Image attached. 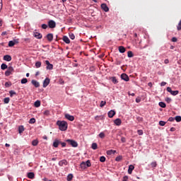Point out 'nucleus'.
Returning a JSON list of instances; mask_svg holds the SVG:
<instances>
[{
	"label": "nucleus",
	"instance_id": "nucleus-45",
	"mask_svg": "<svg viewBox=\"0 0 181 181\" xmlns=\"http://www.w3.org/2000/svg\"><path fill=\"white\" fill-rule=\"evenodd\" d=\"M28 83V78H24L21 80V84H26Z\"/></svg>",
	"mask_w": 181,
	"mask_h": 181
},
{
	"label": "nucleus",
	"instance_id": "nucleus-30",
	"mask_svg": "<svg viewBox=\"0 0 181 181\" xmlns=\"http://www.w3.org/2000/svg\"><path fill=\"white\" fill-rule=\"evenodd\" d=\"M8 65H6V64H2L1 65V70H6V69H8Z\"/></svg>",
	"mask_w": 181,
	"mask_h": 181
},
{
	"label": "nucleus",
	"instance_id": "nucleus-64",
	"mask_svg": "<svg viewBox=\"0 0 181 181\" xmlns=\"http://www.w3.org/2000/svg\"><path fill=\"white\" fill-rule=\"evenodd\" d=\"M136 103H141V99L136 98Z\"/></svg>",
	"mask_w": 181,
	"mask_h": 181
},
{
	"label": "nucleus",
	"instance_id": "nucleus-6",
	"mask_svg": "<svg viewBox=\"0 0 181 181\" xmlns=\"http://www.w3.org/2000/svg\"><path fill=\"white\" fill-rule=\"evenodd\" d=\"M48 26L50 29H54L56 28V22L53 20L48 21Z\"/></svg>",
	"mask_w": 181,
	"mask_h": 181
},
{
	"label": "nucleus",
	"instance_id": "nucleus-34",
	"mask_svg": "<svg viewBox=\"0 0 181 181\" xmlns=\"http://www.w3.org/2000/svg\"><path fill=\"white\" fill-rule=\"evenodd\" d=\"M158 105H160V107H161V108H165L166 107V104L163 102H160L158 103Z\"/></svg>",
	"mask_w": 181,
	"mask_h": 181
},
{
	"label": "nucleus",
	"instance_id": "nucleus-59",
	"mask_svg": "<svg viewBox=\"0 0 181 181\" xmlns=\"http://www.w3.org/2000/svg\"><path fill=\"white\" fill-rule=\"evenodd\" d=\"M160 86L161 87H165V86H166V82H161Z\"/></svg>",
	"mask_w": 181,
	"mask_h": 181
},
{
	"label": "nucleus",
	"instance_id": "nucleus-25",
	"mask_svg": "<svg viewBox=\"0 0 181 181\" xmlns=\"http://www.w3.org/2000/svg\"><path fill=\"white\" fill-rule=\"evenodd\" d=\"M23 131H25V127H23V125L19 126L18 127V133L22 134V132H23Z\"/></svg>",
	"mask_w": 181,
	"mask_h": 181
},
{
	"label": "nucleus",
	"instance_id": "nucleus-33",
	"mask_svg": "<svg viewBox=\"0 0 181 181\" xmlns=\"http://www.w3.org/2000/svg\"><path fill=\"white\" fill-rule=\"evenodd\" d=\"M112 81L114 84H118V80H117V78L115 76L112 77Z\"/></svg>",
	"mask_w": 181,
	"mask_h": 181
},
{
	"label": "nucleus",
	"instance_id": "nucleus-21",
	"mask_svg": "<svg viewBox=\"0 0 181 181\" xmlns=\"http://www.w3.org/2000/svg\"><path fill=\"white\" fill-rule=\"evenodd\" d=\"M4 60L6 62H11V60H12V57H11V55H5L4 57Z\"/></svg>",
	"mask_w": 181,
	"mask_h": 181
},
{
	"label": "nucleus",
	"instance_id": "nucleus-8",
	"mask_svg": "<svg viewBox=\"0 0 181 181\" xmlns=\"http://www.w3.org/2000/svg\"><path fill=\"white\" fill-rule=\"evenodd\" d=\"M45 64L47 65V70H53V64H50L49 60L45 61Z\"/></svg>",
	"mask_w": 181,
	"mask_h": 181
},
{
	"label": "nucleus",
	"instance_id": "nucleus-20",
	"mask_svg": "<svg viewBox=\"0 0 181 181\" xmlns=\"http://www.w3.org/2000/svg\"><path fill=\"white\" fill-rule=\"evenodd\" d=\"M62 40L66 43L67 45L70 44V39H69V37L64 35L62 38Z\"/></svg>",
	"mask_w": 181,
	"mask_h": 181
},
{
	"label": "nucleus",
	"instance_id": "nucleus-9",
	"mask_svg": "<svg viewBox=\"0 0 181 181\" xmlns=\"http://www.w3.org/2000/svg\"><path fill=\"white\" fill-rule=\"evenodd\" d=\"M69 162H67V160L66 159H64V160H62L59 162L58 165L59 166H66V165H68Z\"/></svg>",
	"mask_w": 181,
	"mask_h": 181
},
{
	"label": "nucleus",
	"instance_id": "nucleus-7",
	"mask_svg": "<svg viewBox=\"0 0 181 181\" xmlns=\"http://www.w3.org/2000/svg\"><path fill=\"white\" fill-rule=\"evenodd\" d=\"M17 43H19V40H13L8 42V47H13Z\"/></svg>",
	"mask_w": 181,
	"mask_h": 181
},
{
	"label": "nucleus",
	"instance_id": "nucleus-35",
	"mask_svg": "<svg viewBox=\"0 0 181 181\" xmlns=\"http://www.w3.org/2000/svg\"><path fill=\"white\" fill-rule=\"evenodd\" d=\"M35 107H40V100H36L34 103Z\"/></svg>",
	"mask_w": 181,
	"mask_h": 181
},
{
	"label": "nucleus",
	"instance_id": "nucleus-37",
	"mask_svg": "<svg viewBox=\"0 0 181 181\" xmlns=\"http://www.w3.org/2000/svg\"><path fill=\"white\" fill-rule=\"evenodd\" d=\"M159 125H160V127H165V125H166V122L160 120V121L159 122Z\"/></svg>",
	"mask_w": 181,
	"mask_h": 181
},
{
	"label": "nucleus",
	"instance_id": "nucleus-52",
	"mask_svg": "<svg viewBox=\"0 0 181 181\" xmlns=\"http://www.w3.org/2000/svg\"><path fill=\"white\" fill-rule=\"evenodd\" d=\"M47 27H48V25L47 24H42V29H47Z\"/></svg>",
	"mask_w": 181,
	"mask_h": 181
},
{
	"label": "nucleus",
	"instance_id": "nucleus-49",
	"mask_svg": "<svg viewBox=\"0 0 181 181\" xmlns=\"http://www.w3.org/2000/svg\"><path fill=\"white\" fill-rule=\"evenodd\" d=\"M136 119L139 122H142L144 118L141 117H137Z\"/></svg>",
	"mask_w": 181,
	"mask_h": 181
},
{
	"label": "nucleus",
	"instance_id": "nucleus-24",
	"mask_svg": "<svg viewBox=\"0 0 181 181\" xmlns=\"http://www.w3.org/2000/svg\"><path fill=\"white\" fill-rule=\"evenodd\" d=\"M126 51H127V49L124 47V46L119 47V53H125Z\"/></svg>",
	"mask_w": 181,
	"mask_h": 181
},
{
	"label": "nucleus",
	"instance_id": "nucleus-53",
	"mask_svg": "<svg viewBox=\"0 0 181 181\" xmlns=\"http://www.w3.org/2000/svg\"><path fill=\"white\" fill-rule=\"evenodd\" d=\"M121 141L123 144H125V142H127V139H125V137H122Z\"/></svg>",
	"mask_w": 181,
	"mask_h": 181
},
{
	"label": "nucleus",
	"instance_id": "nucleus-60",
	"mask_svg": "<svg viewBox=\"0 0 181 181\" xmlns=\"http://www.w3.org/2000/svg\"><path fill=\"white\" fill-rule=\"evenodd\" d=\"M2 11V0H0V12Z\"/></svg>",
	"mask_w": 181,
	"mask_h": 181
},
{
	"label": "nucleus",
	"instance_id": "nucleus-11",
	"mask_svg": "<svg viewBox=\"0 0 181 181\" xmlns=\"http://www.w3.org/2000/svg\"><path fill=\"white\" fill-rule=\"evenodd\" d=\"M101 8H102L105 12H108V11H110V8H108V6H107L106 4H101Z\"/></svg>",
	"mask_w": 181,
	"mask_h": 181
},
{
	"label": "nucleus",
	"instance_id": "nucleus-32",
	"mask_svg": "<svg viewBox=\"0 0 181 181\" xmlns=\"http://www.w3.org/2000/svg\"><path fill=\"white\" fill-rule=\"evenodd\" d=\"M99 138H100L101 139H103V138H105V134L104 132H100L98 135Z\"/></svg>",
	"mask_w": 181,
	"mask_h": 181
},
{
	"label": "nucleus",
	"instance_id": "nucleus-4",
	"mask_svg": "<svg viewBox=\"0 0 181 181\" xmlns=\"http://www.w3.org/2000/svg\"><path fill=\"white\" fill-rule=\"evenodd\" d=\"M13 71H14L13 67H12V66H8V67L7 68V70H6V72H5V76H6V77H9V76H10L11 74H12V73H13Z\"/></svg>",
	"mask_w": 181,
	"mask_h": 181
},
{
	"label": "nucleus",
	"instance_id": "nucleus-36",
	"mask_svg": "<svg viewBox=\"0 0 181 181\" xmlns=\"http://www.w3.org/2000/svg\"><path fill=\"white\" fill-rule=\"evenodd\" d=\"M103 115H100V116L97 115L96 117H95V119L96 121H100V119H103Z\"/></svg>",
	"mask_w": 181,
	"mask_h": 181
},
{
	"label": "nucleus",
	"instance_id": "nucleus-44",
	"mask_svg": "<svg viewBox=\"0 0 181 181\" xmlns=\"http://www.w3.org/2000/svg\"><path fill=\"white\" fill-rule=\"evenodd\" d=\"M100 162H102V163L105 162V156H100Z\"/></svg>",
	"mask_w": 181,
	"mask_h": 181
},
{
	"label": "nucleus",
	"instance_id": "nucleus-22",
	"mask_svg": "<svg viewBox=\"0 0 181 181\" xmlns=\"http://www.w3.org/2000/svg\"><path fill=\"white\" fill-rule=\"evenodd\" d=\"M134 169H135V167L132 165H130L129 166V169H128V173L129 175H131L132 173V170H134Z\"/></svg>",
	"mask_w": 181,
	"mask_h": 181
},
{
	"label": "nucleus",
	"instance_id": "nucleus-10",
	"mask_svg": "<svg viewBox=\"0 0 181 181\" xmlns=\"http://www.w3.org/2000/svg\"><path fill=\"white\" fill-rule=\"evenodd\" d=\"M121 78H122V80H124V81H129V76H128V75H127V74H122Z\"/></svg>",
	"mask_w": 181,
	"mask_h": 181
},
{
	"label": "nucleus",
	"instance_id": "nucleus-31",
	"mask_svg": "<svg viewBox=\"0 0 181 181\" xmlns=\"http://www.w3.org/2000/svg\"><path fill=\"white\" fill-rule=\"evenodd\" d=\"M116 162H121L122 160V156H118L115 158Z\"/></svg>",
	"mask_w": 181,
	"mask_h": 181
},
{
	"label": "nucleus",
	"instance_id": "nucleus-61",
	"mask_svg": "<svg viewBox=\"0 0 181 181\" xmlns=\"http://www.w3.org/2000/svg\"><path fill=\"white\" fill-rule=\"evenodd\" d=\"M164 63L165 64H169V59H165Z\"/></svg>",
	"mask_w": 181,
	"mask_h": 181
},
{
	"label": "nucleus",
	"instance_id": "nucleus-16",
	"mask_svg": "<svg viewBox=\"0 0 181 181\" xmlns=\"http://www.w3.org/2000/svg\"><path fill=\"white\" fill-rule=\"evenodd\" d=\"M114 124L115 125H117V127H119V125H121V124H122V121H121V119L117 118L114 120Z\"/></svg>",
	"mask_w": 181,
	"mask_h": 181
},
{
	"label": "nucleus",
	"instance_id": "nucleus-46",
	"mask_svg": "<svg viewBox=\"0 0 181 181\" xmlns=\"http://www.w3.org/2000/svg\"><path fill=\"white\" fill-rule=\"evenodd\" d=\"M4 104H8L10 99H9V98H4Z\"/></svg>",
	"mask_w": 181,
	"mask_h": 181
},
{
	"label": "nucleus",
	"instance_id": "nucleus-55",
	"mask_svg": "<svg viewBox=\"0 0 181 181\" xmlns=\"http://www.w3.org/2000/svg\"><path fill=\"white\" fill-rule=\"evenodd\" d=\"M168 121H170V122H173V121H175V117H169Z\"/></svg>",
	"mask_w": 181,
	"mask_h": 181
},
{
	"label": "nucleus",
	"instance_id": "nucleus-2",
	"mask_svg": "<svg viewBox=\"0 0 181 181\" xmlns=\"http://www.w3.org/2000/svg\"><path fill=\"white\" fill-rule=\"evenodd\" d=\"M80 166L81 169H87V168H90L91 166V162L90 160H88L86 162L83 161Z\"/></svg>",
	"mask_w": 181,
	"mask_h": 181
},
{
	"label": "nucleus",
	"instance_id": "nucleus-41",
	"mask_svg": "<svg viewBox=\"0 0 181 181\" xmlns=\"http://www.w3.org/2000/svg\"><path fill=\"white\" fill-rule=\"evenodd\" d=\"M9 94H10L11 97H13V95H16V92H15L13 90H10Z\"/></svg>",
	"mask_w": 181,
	"mask_h": 181
},
{
	"label": "nucleus",
	"instance_id": "nucleus-27",
	"mask_svg": "<svg viewBox=\"0 0 181 181\" xmlns=\"http://www.w3.org/2000/svg\"><path fill=\"white\" fill-rule=\"evenodd\" d=\"M91 148L92 149H93V151H95L98 148V145L97 144V143H93Z\"/></svg>",
	"mask_w": 181,
	"mask_h": 181
},
{
	"label": "nucleus",
	"instance_id": "nucleus-14",
	"mask_svg": "<svg viewBox=\"0 0 181 181\" xmlns=\"http://www.w3.org/2000/svg\"><path fill=\"white\" fill-rule=\"evenodd\" d=\"M59 145H60V141H59V139H56L53 142L52 146H54V148H58Z\"/></svg>",
	"mask_w": 181,
	"mask_h": 181
},
{
	"label": "nucleus",
	"instance_id": "nucleus-38",
	"mask_svg": "<svg viewBox=\"0 0 181 181\" xmlns=\"http://www.w3.org/2000/svg\"><path fill=\"white\" fill-rule=\"evenodd\" d=\"M151 168H156L158 166V163H156V161H153L151 163Z\"/></svg>",
	"mask_w": 181,
	"mask_h": 181
},
{
	"label": "nucleus",
	"instance_id": "nucleus-43",
	"mask_svg": "<svg viewBox=\"0 0 181 181\" xmlns=\"http://www.w3.org/2000/svg\"><path fill=\"white\" fill-rule=\"evenodd\" d=\"M69 37L72 40H74V39H76V36L72 33H69Z\"/></svg>",
	"mask_w": 181,
	"mask_h": 181
},
{
	"label": "nucleus",
	"instance_id": "nucleus-3",
	"mask_svg": "<svg viewBox=\"0 0 181 181\" xmlns=\"http://www.w3.org/2000/svg\"><path fill=\"white\" fill-rule=\"evenodd\" d=\"M66 142H68V144H69V145H71L73 148H77L78 146L77 141L73 139H66Z\"/></svg>",
	"mask_w": 181,
	"mask_h": 181
},
{
	"label": "nucleus",
	"instance_id": "nucleus-17",
	"mask_svg": "<svg viewBox=\"0 0 181 181\" xmlns=\"http://www.w3.org/2000/svg\"><path fill=\"white\" fill-rule=\"evenodd\" d=\"M33 36L35 37H36V39H42V34H40V33H37V32H35L33 33Z\"/></svg>",
	"mask_w": 181,
	"mask_h": 181
},
{
	"label": "nucleus",
	"instance_id": "nucleus-42",
	"mask_svg": "<svg viewBox=\"0 0 181 181\" xmlns=\"http://www.w3.org/2000/svg\"><path fill=\"white\" fill-rule=\"evenodd\" d=\"M175 121H176L177 122H180V121H181V116H176V117H175Z\"/></svg>",
	"mask_w": 181,
	"mask_h": 181
},
{
	"label": "nucleus",
	"instance_id": "nucleus-28",
	"mask_svg": "<svg viewBox=\"0 0 181 181\" xmlns=\"http://www.w3.org/2000/svg\"><path fill=\"white\" fill-rule=\"evenodd\" d=\"M35 67L36 69H39L40 67H42V62L39 61L35 62Z\"/></svg>",
	"mask_w": 181,
	"mask_h": 181
},
{
	"label": "nucleus",
	"instance_id": "nucleus-54",
	"mask_svg": "<svg viewBox=\"0 0 181 181\" xmlns=\"http://www.w3.org/2000/svg\"><path fill=\"white\" fill-rule=\"evenodd\" d=\"M11 83H9V82H6L5 83V86L6 87H11Z\"/></svg>",
	"mask_w": 181,
	"mask_h": 181
},
{
	"label": "nucleus",
	"instance_id": "nucleus-58",
	"mask_svg": "<svg viewBox=\"0 0 181 181\" xmlns=\"http://www.w3.org/2000/svg\"><path fill=\"white\" fill-rule=\"evenodd\" d=\"M172 42H177V38H176V37H173L172 38Z\"/></svg>",
	"mask_w": 181,
	"mask_h": 181
},
{
	"label": "nucleus",
	"instance_id": "nucleus-63",
	"mask_svg": "<svg viewBox=\"0 0 181 181\" xmlns=\"http://www.w3.org/2000/svg\"><path fill=\"white\" fill-rule=\"evenodd\" d=\"M108 114H115V111L110 110V111L108 112Z\"/></svg>",
	"mask_w": 181,
	"mask_h": 181
},
{
	"label": "nucleus",
	"instance_id": "nucleus-26",
	"mask_svg": "<svg viewBox=\"0 0 181 181\" xmlns=\"http://www.w3.org/2000/svg\"><path fill=\"white\" fill-rule=\"evenodd\" d=\"M38 144H39V140L37 139H35L32 141L33 146H37Z\"/></svg>",
	"mask_w": 181,
	"mask_h": 181
},
{
	"label": "nucleus",
	"instance_id": "nucleus-1",
	"mask_svg": "<svg viewBox=\"0 0 181 181\" xmlns=\"http://www.w3.org/2000/svg\"><path fill=\"white\" fill-rule=\"evenodd\" d=\"M57 125L59 127V131H67V128L69 127L67 122L64 120H57Z\"/></svg>",
	"mask_w": 181,
	"mask_h": 181
},
{
	"label": "nucleus",
	"instance_id": "nucleus-29",
	"mask_svg": "<svg viewBox=\"0 0 181 181\" xmlns=\"http://www.w3.org/2000/svg\"><path fill=\"white\" fill-rule=\"evenodd\" d=\"M66 180L67 181H71L73 180V174H69L68 175L67 177H66Z\"/></svg>",
	"mask_w": 181,
	"mask_h": 181
},
{
	"label": "nucleus",
	"instance_id": "nucleus-18",
	"mask_svg": "<svg viewBox=\"0 0 181 181\" xmlns=\"http://www.w3.org/2000/svg\"><path fill=\"white\" fill-rule=\"evenodd\" d=\"M27 177H28V179H35V173L33 172L28 173Z\"/></svg>",
	"mask_w": 181,
	"mask_h": 181
},
{
	"label": "nucleus",
	"instance_id": "nucleus-56",
	"mask_svg": "<svg viewBox=\"0 0 181 181\" xmlns=\"http://www.w3.org/2000/svg\"><path fill=\"white\" fill-rule=\"evenodd\" d=\"M122 181H129L128 180V176L123 177Z\"/></svg>",
	"mask_w": 181,
	"mask_h": 181
},
{
	"label": "nucleus",
	"instance_id": "nucleus-47",
	"mask_svg": "<svg viewBox=\"0 0 181 181\" xmlns=\"http://www.w3.org/2000/svg\"><path fill=\"white\" fill-rule=\"evenodd\" d=\"M138 135H144V131L142 129H139L137 131Z\"/></svg>",
	"mask_w": 181,
	"mask_h": 181
},
{
	"label": "nucleus",
	"instance_id": "nucleus-5",
	"mask_svg": "<svg viewBox=\"0 0 181 181\" xmlns=\"http://www.w3.org/2000/svg\"><path fill=\"white\" fill-rule=\"evenodd\" d=\"M167 91L170 93L172 95H177L179 94V90H172V88L168 87Z\"/></svg>",
	"mask_w": 181,
	"mask_h": 181
},
{
	"label": "nucleus",
	"instance_id": "nucleus-51",
	"mask_svg": "<svg viewBox=\"0 0 181 181\" xmlns=\"http://www.w3.org/2000/svg\"><path fill=\"white\" fill-rule=\"evenodd\" d=\"M59 144L62 145V148H66V142H62V141H60Z\"/></svg>",
	"mask_w": 181,
	"mask_h": 181
},
{
	"label": "nucleus",
	"instance_id": "nucleus-57",
	"mask_svg": "<svg viewBox=\"0 0 181 181\" xmlns=\"http://www.w3.org/2000/svg\"><path fill=\"white\" fill-rule=\"evenodd\" d=\"M170 132H175V131H176V129L175 127H171L170 129Z\"/></svg>",
	"mask_w": 181,
	"mask_h": 181
},
{
	"label": "nucleus",
	"instance_id": "nucleus-12",
	"mask_svg": "<svg viewBox=\"0 0 181 181\" xmlns=\"http://www.w3.org/2000/svg\"><path fill=\"white\" fill-rule=\"evenodd\" d=\"M48 84H50V79L49 78H46L43 82L44 88H46Z\"/></svg>",
	"mask_w": 181,
	"mask_h": 181
},
{
	"label": "nucleus",
	"instance_id": "nucleus-13",
	"mask_svg": "<svg viewBox=\"0 0 181 181\" xmlns=\"http://www.w3.org/2000/svg\"><path fill=\"white\" fill-rule=\"evenodd\" d=\"M65 118L69 121H73L74 119V116L70 114H65Z\"/></svg>",
	"mask_w": 181,
	"mask_h": 181
},
{
	"label": "nucleus",
	"instance_id": "nucleus-39",
	"mask_svg": "<svg viewBox=\"0 0 181 181\" xmlns=\"http://www.w3.org/2000/svg\"><path fill=\"white\" fill-rule=\"evenodd\" d=\"M127 56L128 57H134V53L132 51H128Z\"/></svg>",
	"mask_w": 181,
	"mask_h": 181
},
{
	"label": "nucleus",
	"instance_id": "nucleus-23",
	"mask_svg": "<svg viewBox=\"0 0 181 181\" xmlns=\"http://www.w3.org/2000/svg\"><path fill=\"white\" fill-rule=\"evenodd\" d=\"M115 153H117V151L115 150H108L107 151V155H115Z\"/></svg>",
	"mask_w": 181,
	"mask_h": 181
},
{
	"label": "nucleus",
	"instance_id": "nucleus-62",
	"mask_svg": "<svg viewBox=\"0 0 181 181\" xmlns=\"http://www.w3.org/2000/svg\"><path fill=\"white\" fill-rule=\"evenodd\" d=\"M114 115H115V114H108L109 118H112V117H114Z\"/></svg>",
	"mask_w": 181,
	"mask_h": 181
},
{
	"label": "nucleus",
	"instance_id": "nucleus-40",
	"mask_svg": "<svg viewBox=\"0 0 181 181\" xmlns=\"http://www.w3.org/2000/svg\"><path fill=\"white\" fill-rule=\"evenodd\" d=\"M35 122H36V119H35L34 117L31 118L29 120V124H35Z\"/></svg>",
	"mask_w": 181,
	"mask_h": 181
},
{
	"label": "nucleus",
	"instance_id": "nucleus-19",
	"mask_svg": "<svg viewBox=\"0 0 181 181\" xmlns=\"http://www.w3.org/2000/svg\"><path fill=\"white\" fill-rule=\"evenodd\" d=\"M47 39L48 42H52L53 41V34L49 33L47 35Z\"/></svg>",
	"mask_w": 181,
	"mask_h": 181
},
{
	"label": "nucleus",
	"instance_id": "nucleus-50",
	"mask_svg": "<svg viewBox=\"0 0 181 181\" xmlns=\"http://www.w3.org/2000/svg\"><path fill=\"white\" fill-rule=\"evenodd\" d=\"M105 104H107V102L105 101H101L100 107H104V105H105Z\"/></svg>",
	"mask_w": 181,
	"mask_h": 181
},
{
	"label": "nucleus",
	"instance_id": "nucleus-48",
	"mask_svg": "<svg viewBox=\"0 0 181 181\" xmlns=\"http://www.w3.org/2000/svg\"><path fill=\"white\" fill-rule=\"evenodd\" d=\"M165 101L169 104L172 102V99L170 98H165Z\"/></svg>",
	"mask_w": 181,
	"mask_h": 181
},
{
	"label": "nucleus",
	"instance_id": "nucleus-15",
	"mask_svg": "<svg viewBox=\"0 0 181 181\" xmlns=\"http://www.w3.org/2000/svg\"><path fill=\"white\" fill-rule=\"evenodd\" d=\"M31 83H32V85L34 86L36 88H37L38 87H40V83H39L37 81L32 80Z\"/></svg>",
	"mask_w": 181,
	"mask_h": 181
}]
</instances>
